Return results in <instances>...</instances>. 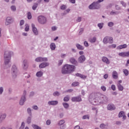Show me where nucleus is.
Listing matches in <instances>:
<instances>
[{
	"label": "nucleus",
	"instance_id": "nucleus-32",
	"mask_svg": "<svg viewBox=\"0 0 129 129\" xmlns=\"http://www.w3.org/2000/svg\"><path fill=\"white\" fill-rule=\"evenodd\" d=\"M69 100H70V97L69 95L66 96L63 98V101L65 102H68Z\"/></svg>",
	"mask_w": 129,
	"mask_h": 129
},
{
	"label": "nucleus",
	"instance_id": "nucleus-18",
	"mask_svg": "<svg viewBox=\"0 0 129 129\" xmlns=\"http://www.w3.org/2000/svg\"><path fill=\"white\" fill-rule=\"evenodd\" d=\"M86 60V58L85 55H81L78 58V62L82 63H84V61Z\"/></svg>",
	"mask_w": 129,
	"mask_h": 129
},
{
	"label": "nucleus",
	"instance_id": "nucleus-1",
	"mask_svg": "<svg viewBox=\"0 0 129 129\" xmlns=\"http://www.w3.org/2000/svg\"><path fill=\"white\" fill-rule=\"evenodd\" d=\"M89 101L92 104L95 103L106 104L108 102V97L100 93L91 94L89 97Z\"/></svg>",
	"mask_w": 129,
	"mask_h": 129
},
{
	"label": "nucleus",
	"instance_id": "nucleus-61",
	"mask_svg": "<svg viewBox=\"0 0 129 129\" xmlns=\"http://www.w3.org/2000/svg\"><path fill=\"white\" fill-rule=\"evenodd\" d=\"M74 129H83L82 127H80V125H76V126H75Z\"/></svg>",
	"mask_w": 129,
	"mask_h": 129
},
{
	"label": "nucleus",
	"instance_id": "nucleus-2",
	"mask_svg": "<svg viewBox=\"0 0 129 129\" xmlns=\"http://www.w3.org/2000/svg\"><path fill=\"white\" fill-rule=\"evenodd\" d=\"M13 52L10 51H6L4 53V69H9L12 66L11 59H12Z\"/></svg>",
	"mask_w": 129,
	"mask_h": 129
},
{
	"label": "nucleus",
	"instance_id": "nucleus-41",
	"mask_svg": "<svg viewBox=\"0 0 129 129\" xmlns=\"http://www.w3.org/2000/svg\"><path fill=\"white\" fill-rule=\"evenodd\" d=\"M123 115H124V112L121 111L118 114V117H122Z\"/></svg>",
	"mask_w": 129,
	"mask_h": 129
},
{
	"label": "nucleus",
	"instance_id": "nucleus-46",
	"mask_svg": "<svg viewBox=\"0 0 129 129\" xmlns=\"http://www.w3.org/2000/svg\"><path fill=\"white\" fill-rule=\"evenodd\" d=\"M11 9L12 11H13V12H16V11L17 10V8H16V6H11Z\"/></svg>",
	"mask_w": 129,
	"mask_h": 129
},
{
	"label": "nucleus",
	"instance_id": "nucleus-5",
	"mask_svg": "<svg viewBox=\"0 0 129 129\" xmlns=\"http://www.w3.org/2000/svg\"><path fill=\"white\" fill-rule=\"evenodd\" d=\"M18 71L19 70H18V68H17V66L13 64L11 69V74L13 79H16V78L18 76Z\"/></svg>",
	"mask_w": 129,
	"mask_h": 129
},
{
	"label": "nucleus",
	"instance_id": "nucleus-13",
	"mask_svg": "<svg viewBox=\"0 0 129 129\" xmlns=\"http://www.w3.org/2000/svg\"><path fill=\"white\" fill-rule=\"evenodd\" d=\"M49 65H50V63H49V62H43L39 64V67L40 69H43V68H46V67H48Z\"/></svg>",
	"mask_w": 129,
	"mask_h": 129
},
{
	"label": "nucleus",
	"instance_id": "nucleus-25",
	"mask_svg": "<svg viewBox=\"0 0 129 129\" xmlns=\"http://www.w3.org/2000/svg\"><path fill=\"white\" fill-rule=\"evenodd\" d=\"M112 77L113 79H117V72H116V71L113 72Z\"/></svg>",
	"mask_w": 129,
	"mask_h": 129
},
{
	"label": "nucleus",
	"instance_id": "nucleus-15",
	"mask_svg": "<svg viewBox=\"0 0 129 129\" xmlns=\"http://www.w3.org/2000/svg\"><path fill=\"white\" fill-rule=\"evenodd\" d=\"M64 123H65V120H61L58 122L57 124H58V125L60 126V129H64L65 128V124H64Z\"/></svg>",
	"mask_w": 129,
	"mask_h": 129
},
{
	"label": "nucleus",
	"instance_id": "nucleus-24",
	"mask_svg": "<svg viewBox=\"0 0 129 129\" xmlns=\"http://www.w3.org/2000/svg\"><path fill=\"white\" fill-rule=\"evenodd\" d=\"M43 72L40 71L36 73V76L37 77H42V76H43Z\"/></svg>",
	"mask_w": 129,
	"mask_h": 129
},
{
	"label": "nucleus",
	"instance_id": "nucleus-17",
	"mask_svg": "<svg viewBox=\"0 0 129 129\" xmlns=\"http://www.w3.org/2000/svg\"><path fill=\"white\" fill-rule=\"evenodd\" d=\"M29 66L28 60L27 59L24 60L23 62V68L24 69V70H27L28 69V67Z\"/></svg>",
	"mask_w": 129,
	"mask_h": 129
},
{
	"label": "nucleus",
	"instance_id": "nucleus-37",
	"mask_svg": "<svg viewBox=\"0 0 129 129\" xmlns=\"http://www.w3.org/2000/svg\"><path fill=\"white\" fill-rule=\"evenodd\" d=\"M60 9L62 11H65V9H67V7L66 6V5H61Z\"/></svg>",
	"mask_w": 129,
	"mask_h": 129
},
{
	"label": "nucleus",
	"instance_id": "nucleus-48",
	"mask_svg": "<svg viewBox=\"0 0 129 129\" xmlns=\"http://www.w3.org/2000/svg\"><path fill=\"white\" fill-rule=\"evenodd\" d=\"M115 8L116 11H120V10H121V8H120V7H119L118 5H115Z\"/></svg>",
	"mask_w": 129,
	"mask_h": 129
},
{
	"label": "nucleus",
	"instance_id": "nucleus-63",
	"mask_svg": "<svg viewBox=\"0 0 129 129\" xmlns=\"http://www.w3.org/2000/svg\"><path fill=\"white\" fill-rule=\"evenodd\" d=\"M51 30L52 31H56V30H57V27L55 26H53L51 27Z\"/></svg>",
	"mask_w": 129,
	"mask_h": 129
},
{
	"label": "nucleus",
	"instance_id": "nucleus-50",
	"mask_svg": "<svg viewBox=\"0 0 129 129\" xmlns=\"http://www.w3.org/2000/svg\"><path fill=\"white\" fill-rule=\"evenodd\" d=\"M35 95V92L32 91L30 93L29 97H33Z\"/></svg>",
	"mask_w": 129,
	"mask_h": 129
},
{
	"label": "nucleus",
	"instance_id": "nucleus-44",
	"mask_svg": "<svg viewBox=\"0 0 129 129\" xmlns=\"http://www.w3.org/2000/svg\"><path fill=\"white\" fill-rule=\"evenodd\" d=\"M83 119H89V115H85L82 117Z\"/></svg>",
	"mask_w": 129,
	"mask_h": 129
},
{
	"label": "nucleus",
	"instance_id": "nucleus-3",
	"mask_svg": "<svg viewBox=\"0 0 129 129\" xmlns=\"http://www.w3.org/2000/svg\"><path fill=\"white\" fill-rule=\"evenodd\" d=\"M76 67L71 64H65L63 66L61 69V73L64 75L66 74H70L72 72H74Z\"/></svg>",
	"mask_w": 129,
	"mask_h": 129
},
{
	"label": "nucleus",
	"instance_id": "nucleus-4",
	"mask_svg": "<svg viewBox=\"0 0 129 129\" xmlns=\"http://www.w3.org/2000/svg\"><path fill=\"white\" fill-rule=\"evenodd\" d=\"M101 8V5L98 4L97 1L93 2L88 7L89 10H99Z\"/></svg>",
	"mask_w": 129,
	"mask_h": 129
},
{
	"label": "nucleus",
	"instance_id": "nucleus-62",
	"mask_svg": "<svg viewBox=\"0 0 129 129\" xmlns=\"http://www.w3.org/2000/svg\"><path fill=\"white\" fill-rule=\"evenodd\" d=\"M32 108L33 109H35V110H37V109H38V106L34 105V106H32Z\"/></svg>",
	"mask_w": 129,
	"mask_h": 129
},
{
	"label": "nucleus",
	"instance_id": "nucleus-33",
	"mask_svg": "<svg viewBox=\"0 0 129 129\" xmlns=\"http://www.w3.org/2000/svg\"><path fill=\"white\" fill-rule=\"evenodd\" d=\"M32 121V116H28L27 120L26 122L28 124H30Z\"/></svg>",
	"mask_w": 129,
	"mask_h": 129
},
{
	"label": "nucleus",
	"instance_id": "nucleus-34",
	"mask_svg": "<svg viewBox=\"0 0 129 129\" xmlns=\"http://www.w3.org/2000/svg\"><path fill=\"white\" fill-rule=\"evenodd\" d=\"M38 4L37 3H34L33 6H32V10L33 11H36L37 8H38Z\"/></svg>",
	"mask_w": 129,
	"mask_h": 129
},
{
	"label": "nucleus",
	"instance_id": "nucleus-43",
	"mask_svg": "<svg viewBox=\"0 0 129 129\" xmlns=\"http://www.w3.org/2000/svg\"><path fill=\"white\" fill-rule=\"evenodd\" d=\"M27 18L28 20H31V19H32V14H31V12H28L27 13Z\"/></svg>",
	"mask_w": 129,
	"mask_h": 129
},
{
	"label": "nucleus",
	"instance_id": "nucleus-54",
	"mask_svg": "<svg viewBox=\"0 0 129 129\" xmlns=\"http://www.w3.org/2000/svg\"><path fill=\"white\" fill-rule=\"evenodd\" d=\"M80 77V78H82V79H86V78H87V77L86 76L83 75L82 74L81 75Z\"/></svg>",
	"mask_w": 129,
	"mask_h": 129
},
{
	"label": "nucleus",
	"instance_id": "nucleus-31",
	"mask_svg": "<svg viewBox=\"0 0 129 129\" xmlns=\"http://www.w3.org/2000/svg\"><path fill=\"white\" fill-rule=\"evenodd\" d=\"M6 117H7V114L5 113L2 114L1 116V121L4 120Z\"/></svg>",
	"mask_w": 129,
	"mask_h": 129
},
{
	"label": "nucleus",
	"instance_id": "nucleus-64",
	"mask_svg": "<svg viewBox=\"0 0 129 129\" xmlns=\"http://www.w3.org/2000/svg\"><path fill=\"white\" fill-rule=\"evenodd\" d=\"M82 18L81 17H78L77 19V22H80L81 21Z\"/></svg>",
	"mask_w": 129,
	"mask_h": 129
},
{
	"label": "nucleus",
	"instance_id": "nucleus-22",
	"mask_svg": "<svg viewBox=\"0 0 129 129\" xmlns=\"http://www.w3.org/2000/svg\"><path fill=\"white\" fill-rule=\"evenodd\" d=\"M78 50H84V46L80 45L79 43H77L76 45Z\"/></svg>",
	"mask_w": 129,
	"mask_h": 129
},
{
	"label": "nucleus",
	"instance_id": "nucleus-12",
	"mask_svg": "<svg viewBox=\"0 0 129 129\" xmlns=\"http://www.w3.org/2000/svg\"><path fill=\"white\" fill-rule=\"evenodd\" d=\"M31 27L33 34L35 35V36H38L39 35V32H38V29H37V28H36L35 24H32Z\"/></svg>",
	"mask_w": 129,
	"mask_h": 129
},
{
	"label": "nucleus",
	"instance_id": "nucleus-60",
	"mask_svg": "<svg viewBox=\"0 0 129 129\" xmlns=\"http://www.w3.org/2000/svg\"><path fill=\"white\" fill-rule=\"evenodd\" d=\"M24 75L26 78H30V77H31V76H30V75L28 74L27 73H25Z\"/></svg>",
	"mask_w": 129,
	"mask_h": 129
},
{
	"label": "nucleus",
	"instance_id": "nucleus-51",
	"mask_svg": "<svg viewBox=\"0 0 129 129\" xmlns=\"http://www.w3.org/2000/svg\"><path fill=\"white\" fill-rule=\"evenodd\" d=\"M25 128V122H22L21 126L20 127V129H24Z\"/></svg>",
	"mask_w": 129,
	"mask_h": 129
},
{
	"label": "nucleus",
	"instance_id": "nucleus-10",
	"mask_svg": "<svg viewBox=\"0 0 129 129\" xmlns=\"http://www.w3.org/2000/svg\"><path fill=\"white\" fill-rule=\"evenodd\" d=\"M14 23V19L11 17H8L6 18L5 25L6 26H9V25H11V24H13Z\"/></svg>",
	"mask_w": 129,
	"mask_h": 129
},
{
	"label": "nucleus",
	"instance_id": "nucleus-8",
	"mask_svg": "<svg viewBox=\"0 0 129 129\" xmlns=\"http://www.w3.org/2000/svg\"><path fill=\"white\" fill-rule=\"evenodd\" d=\"M112 39L111 37L106 36L103 39V43H104V44H112V43H113Z\"/></svg>",
	"mask_w": 129,
	"mask_h": 129
},
{
	"label": "nucleus",
	"instance_id": "nucleus-14",
	"mask_svg": "<svg viewBox=\"0 0 129 129\" xmlns=\"http://www.w3.org/2000/svg\"><path fill=\"white\" fill-rule=\"evenodd\" d=\"M115 105L113 104H108L107 106V109L108 110H115Z\"/></svg>",
	"mask_w": 129,
	"mask_h": 129
},
{
	"label": "nucleus",
	"instance_id": "nucleus-57",
	"mask_svg": "<svg viewBox=\"0 0 129 129\" xmlns=\"http://www.w3.org/2000/svg\"><path fill=\"white\" fill-rule=\"evenodd\" d=\"M24 24H25V21H24V20H21L20 22V25L23 26V25H24Z\"/></svg>",
	"mask_w": 129,
	"mask_h": 129
},
{
	"label": "nucleus",
	"instance_id": "nucleus-35",
	"mask_svg": "<svg viewBox=\"0 0 129 129\" xmlns=\"http://www.w3.org/2000/svg\"><path fill=\"white\" fill-rule=\"evenodd\" d=\"M62 105L63 107L66 108V109H67L69 108V104H68V103H62Z\"/></svg>",
	"mask_w": 129,
	"mask_h": 129
},
{
	"label": "nucleus",
	"instance_id": "nucleus-38",
	"mask_svg": "<svg viewBox=\"0 0 129 129\" xmlns=\"http://www.w3.org/2000/svg\"><path fill=\"white\" fill-rule=\"evenodd\" d=\"M27 113L30 116H32V110L31 109V108H28L27 110Z\"/></svg>",
	"mask_w": 129,
	"mask_h": 129
},
{
	"label": "nucleus",
	"instance_id": "nucleus-23",
	"mask_svg": "<svg viewBox=\"0 0 129 129\" xmlns=\"http://www.w3.org/2000/svg\"><path fill=\"white\" fill-rule=\"evenodd\" d=\"M117 86L118 89L119 91H122V90H123V86H122V85H121V84H117Z\"/></svg>",
	"mask_w": 129,
	"mask_h": 129
},
{
	"label": "nucleus",
	"instance_id": "nucleus-6",
	"mask_svg": "<svg viewBox=\"0 0 129 129\" xmlns=\"http://www.w3.org/2000/svg\"><path fill=\"white\" fill-rule=\"evenodd\" d=\"M37 20L41 25H45L47 23V18L44 16H39L37 17Z\"/></svg>",
	"mask_w": 129,
	"mask_h": 129
},
{
	"label": "nucleus",
	"instance_id": "nucleus-40",
	"mask_svg": "<svg viewBox=\"0 0 129 129\" xmlns=\"http://www.w3.org/2000/svg\"><path fill=\"white\" fill-rule=\"evenodd\" d=\"M100 127L102 129L106 128V125H105L104 123H102L100 125Z\"/></svg>",
	"mask_w": 129,
	"mask_h": 129
},
{
	"label": "nucleus",
	"instance_id": "nucleus-28",
	"mask_svg": "<svg viewBox=\"0 0 129 129\" xmlns=\"http://www.w3.org/2000/svg\"><path fill=\"white\" fill-rule=\"evenodd\" d=\"M126 47H127V45L126 44H123V45H119L117 47L118 49H125V48H126Z\"/></svg>",
	"mask_w": 129,
	"mask_h": 129
},
{
	"label": "nucleus",
	"instance_id": "nucleus-42",
	"mask_svg": "<svg viewBox=\"0 0 129 129\" xmlns=\"http://www.w3.org/2000/svg\"><path fill=\"white\" fill-rule=\"evenodd\" d=\"M125 76H127L128 75V71L126 69L123 70V71Z\"/></svg>",
	"mask_w": 129,
	"mask_h": 129
},
{
	"label": "nucleus",
	"instance_id": "nucleus-20",
	"mask_svg": "<svg viewBox=\"0 0 129 129\" xmlns=\"http://www.w3.org/2000/svg\"><path fill=\"white\" fill-rule=\"evenodd\" d=\"M102 60L104 62V63L107 64V65L110 64V61H109V59H108V58L105 56L102 57Z\"/></svg>",
	"mask_w": 129,
	"mask_h": 129
},
{
	"label": "nucleus",
	"instance_id": "nucleus-56",
	"mask_svg": "<svg viewBox=\"0 0 129 129\" xmlns=\"http://www.w3.org/2000/svg\"><path fill=\"white\" fill-rule=\"evenodd\" d=\"M29 30H30V28H29V26H27L25 27V31L26 32H29Z\"/></svg>",
	"mask_w": 129,
	"mask_h": 129
},
{
	"label": "nucleus",
	"instance_id": "nucleus-58",
	"mask_svg": "<svg viewBox=\"0 0 129 129\" xmlns=\"http://www.w3.org/2000/svg\"><path fill=\"white\" fill-rule=\"evenodd\" d=\"M111 89H112L113 91H115V89H116L115 85H111Z\"/></svg>",
	"mask_w": 129,
	"mask_h": 129
},
{
	"label": "nucleus",
	"instance_id": "nucleus-27",
	"mask_svg": "<svg viewBox=\"0 0 129 129\" xmlns=\"http://www.w3.org/2000/svg\"><path fill=\"white\" fill-rule=\"evenodd\" d=\"M50 49L52 51H54V50H55V49H56V44H55V43H51L50 44Z\"/></svg>",
	"mask_w": 129,
	"mask_h": 129
},
{
	"label": "nucleus",
	"instance_id": "nucleus-29",
	"mask_svg": "<svg viewBox=\"0 0 129 129\" xmlns=\"http://www.w3.org/2000/svg\"><path fill=\"white\" fill-rule=\"evenodd\" d=\"M32 127L34 129H42V128L41 127L39 126L38 125H37L36 124H32Z\"/></svg>",
	"mask_w": 129,
	"mask_h": 129
},
{
	"label": "nucleus",
	"instance_id": "nucleus-7",
	"mask_svg": "<svg viewBox=\"0 0 129 129\" xmlns=\"http://www.w3.org/2000/svg\"><path fill=\"white\" fill-rule=\"evenodd\" d=\"M26 95H27V91L26 90H24L23 92V95L22 96L19 101L20 105H24L25 102H26Z\"/></svg>",
	"mask_w": 129,
	"mask_h": 129
},
{
	"label": "nucleus",
	"instance_id": "nucleus-53",
	"mask_svg": "<svg viewBox=\"0 0 129 129\" xmlns=\"http://www.w3.org/2000/svg\"><path fill=\"white\" fill-rule=\"evenodd\" d=\"M120 4L121 5H122V6L123 7H124V8H125V7H126V4H125V3H124V2L123 1H121L120 2Z\"/></svg>",
	"mask_w": 129,
	"mask_h": 129
},
{
	"label": "nucleus",
	"instance_id": "nucleus-9",
	"mask_svg": "<svg viewBox=\"0 0 129 129\" xmlns=\"http://www.w3.org/2000/svg\"><path fill=\"white\" fill-rule=\"evenodd\" d=\"M35 62H48V58L40 56L35 58Z\"/></svg>",
	"mask_w": 129,
	"mask_h": 129
},
{
	"label": "nucleus",
	"instance_id": "nucleus-45",
	"mask_svg": "<svg viewBox=\"0 0 129 129\" xmlns=\"http://www.w3.org/2000/svg\"><path fill=\"white\" fill-rule=\"evenodd\" d=\"M72 86H78V85H79V82H75L72 83Z\"/></svg>",
	"mask_w": 129,
	"mask_h": 129
},
{
	"label": "nucleus",
	"instance_id": "nucleus-59",
	"mask_svg": "<svg viewBox=\"0 0 129 129\" xmlns=\"http://www.w3.org/2000/svg\"><path fill=\"white\" fill-rule=\"evenodd\" d=\"M83 31H84L83 28H81L80 30V31L79 32V34L81 35L82 34V33H83Z\"/></svg>",
	"mask_w": 129,
	"mask_h": 129
},
{
	"label": "nucleus",
	"instance_id": "nucleus-47",
	"mask_svg": "<svg viewBox=\"0 0 129 129\" xmlns=\"http://www.w3.org/2000/svg\"><path fill=\"white\" fill-rule=\"evenodd\" d=\"M114 24L112 22H110L108 23V27H113Z\"/></svg>",
	"mask_w": 129,
	"mask_h": 129
},
{
	"label": "nucleus",
	"instance_id": "nucleus-55",
	"mask_svg": "<svg viewBox=\"0 0 129 129\" xmlns=\"http://www.w3.org/2000/svg\"><path fill=\"white\" fill-rule=\"evenodd\" d=\"M101 89H102V90H103V91H106V87H105V86H102V87H101Z\"/></svg>",
	"mask_w": 129,
	"mask_h": 129
},
{
	"label": "nucleus",
	"instance_id": "nucleus-11",
	"mask_svg": "<svg viewBox=\"0 0 129 129\" xmlns=\"http://www.w3.org/2000/svg\"><path fill=\"white\" fill-rule=\"evenodd\" d=\"M72 101L73 102H80L81 101H82V98H81V96L72 97Z\"/></svg>",
	"mask_w": 129,
	"mask_h": 129
},
{
	"label": "nucleus",
	"instance_id": "nucleus-52",
	"mask_svg": "<svg viewBox=\"0 0 129 129\" xmlns=\"http://www.w3.org/2000/svg\"><path fill=\"white\" fill-rule=\"evenodd\" d=\"M46 124L47 125H50L51 124V120L48 119L47 120H46Z\"/></svg>",
	"mask_w": 129,
	"mask_h": 129
},
{
	"label": "nucleus",
	"instance_id": "nucleus-49",
	"mask_svg": "<svg viewBox=\"0 0 129 129\" xmlns=\"http://www.w3.org/2000/svg\"><path fill=\"white\" fill-rule=\"evenodd\" d=\"M84 45L85 47H89V44L88 43V42L86 41L84 42Z\"/></svg>",
	"mask_w": 129,
	"mask_h": 129
},
{
	"label": "nucleus",
	"instance_id": "nucleus-16",
	"mask_svg": "<svg viewBox=\"0 0 129 129\" xmlns=\"http://www.w3.org/2000/svg\"><path fill=\"white\" fill-rule=\"evenodd\" d=\"M70 62L72 63L74 65H75V66H78V62L75 58L74 57H71L70 58Z\"/></svg>",
	"mask_w": 129,
	"mask_h": 129
},
{
	"label": "nucleus",
	"instance_id": "nucleus-19",
	"mask_svg": "<svg viewBox=\"0 0 129 129\" xmlns=\"http://www.w3.org/2000/svg\"><path fill=\"white\" fill-rule=\"evenodd\" d=\"M119 56L121 57H129V51L120 52L118 53Z\"/></svg>",
	"mask_w": 129,
	"mask_h": 129
},
{
	"label": "nucleus",
	"instance_id": "nucleus-39",
	"mask_svg": "<svg viewBox=\"0 0 129 129\" xmlns=\"http://www.w3.org/2000/svg\"><path fill=\"white\" fill-rule=\"evenodd\" d=\"M53 96H60V93H59V92L58 91H56V92H54L53 93Z\"/></svg>",
	"mask_w": 129,
	"mask_h": 129
},
{
	"label": "nucleus",
	"instance_id": "nucleus-26",
	"mask_svg": "<svg viewBox=\"0 0 129 129\" xmlns=\"http://www.w3.org/2000/svg\"><path fill=\"white\" fill-rule=\"evenodd\" d=\"M119 14H120V12H114L113 11H112L110 13V15H111V16H115V15H119Z\"/></svg>",
	"mask_w": 129,
	"mask_h": 129
},
{
	"label": "nucleus",
	"instance_id": "nucleus-21",
	"mask_svg": "<svg viewBox=\"0 0 129 129\" xmlns=\"http://www.w3.org/2000/svg\"><path fill=\"white\" fill-rule=\"evenodd\" d=\"M48 105H57L58 101H49L47 103Z\"/></svg>",
	"mask_w": 129,
	"mask_h": 129
},
{
	"label": "nucleus",
	"instance_id": "nucleus-36",
	"mask_svg": "<svg viewBox=\"0 0 129 129\" xmlns=\"http://www.w3.org/2000/svg\"><path fill=\"white\" fill-rule=\"evenodd\" d=\"M103 25H104V24L103 23H101L98 24L97 26L99 28L100 30H101V29H102V28H103Z\"/></svg>",
	"mask_w": 129,
	"mask_h": 129
},
{
	"label": "nucleus",
	"instance_id": "nucleus-30",
	"mask_svg": "<svg viewBox=\"0 0 129 129\" xmlns=\"http://www.w3.org/2000/svg\"><path fill=\"white\" fill-rule=\"evenodd\" d=\"M89 41L92 43H95V42H96V37H94L92 38L89 39Z\"/></svg>",
	"mask_w": 129,
	"mask_h": 129
}]
</instances>
